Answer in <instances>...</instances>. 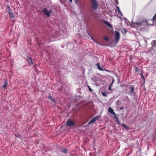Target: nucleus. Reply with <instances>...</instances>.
Segmentation results:
<instances>
[{
  "label": "nucleus",
  "mask_w": 156,
  "mask_h": 156,
  "mask_svg": "<svg viewBox=\"0 0 156 156\" xmlns=\"http://www.w3.org/2000/svg\"><path fill=\"white\" fill-rule=\"evenodd\" d=\"M88 87H89V90L90 91H92V89L90 88V87L89 86H88Z\"/></svg>",
  "instance_id": "25"
},
{
  "label": "nucleus",
  "mask_w": 156,
  "mask_h": 156,
  "mask_svg": "<svg viewBox=\"0 0 156 156\" xmlns=\"http://www.w3.org/2000/svg\"><path fill=\"white\" fill-rule=\"evenodd\" d=\"M120 37V34L117 31L115 32V39L116 42L119 41Z\"/></svg>",
  "instance_id": "6"
},
{
  "label": "nucleus",
  "mask_w": 156,
  "mask_h": 156,
  "mask_svg": "<svg viewBox=\"0 0 156 156\" xmlns=\"http://www.w3.org/2000/svg\"><path fill=\"white\" fill-rule=\"evenodd\" d=\"M123 30L125 33H126V30L124 29Z\"/></svg>",
  "instance_id": "27"
},
{
  "label": "nucleus",
  "mask_w": 156,
  "mask_h": 156,
  "mask_svg": "<svg viewBox=\"0 0 156 156\" xmlns=\"http://www.w3.org/2000/svg\"><path fill=\"white\" fill-rule=\"evenodd\" d=\"M49 99H50L51 101L54 102V103H55V101L54 99H53L52 98V97L51 95H49L48 97Z\"/></svg>",
  "instance_id": "16"
},
{
  "label": "nucleus",
  "mask_w": 156,
  "mask_h": 156,
  "mask_svg": "<svg viewBox=\"0 0 156 156\" xmlns=\"http://www.w3.org/2000/svg\"><path fill=\"white\" fill-rule=\"evenodd\" d=\"M102 94L103 96L105 97H106L107 96L106 94L102 92Z\"/></svg>",
  "instance_id": "24"
},
{
  "label": "nucleus",
  "mask_w": 156,
  "mask_h": 156,
  "mask_svg": "<svg viewBox=\"0 0 156 156\" xmlns=\"http://www.w3.org/2000/svg\"><path fill=\"white\" fill-rule=\"evenodd\" d=\"M62 151L64 153H66L67 152V150L65 148H62Z\"/></svg>",
  "instance_id": "18"
},
{
  "label": "nucleus",
  "mask_w": 156,
  "mask_h": 156,
  "mask_svg": "<svg viewBox=\"0 0 156 156\" xmlns=\"http://www.w3.org/2000/svg\"><path fill=\"white\" fill-rule=\"evenodd\" d=\"M108 111L109 113L112 114H113L115 115H116L115 114L113 110L110 107L108 109Z\"/></svg>",
  "instance_id": "9"
},
{
  "label": "nucleus",
  "mask_w": 156,
  "mask_h": 156,
  "mask_svg": "<svg viewBox=\"0 0 156 156\" xmlns=\"http://www.w3.org/2000/svg\"><path fill=\"white\" fill-rule=\"evenodd\" d=\"M105 23L109 27V28H112V26L109 23V22H105Z\"/></svg>",
  "instance_id": "15"
},
{
  "label": "nucleus",
  "mask_w": 156,
  "mask_h": 156,
  "mask_svg": "<svg viewBox=\"0 0 156 156\" xmlns=\"http://www.w3.org/2000/svg\"><path fill=\"white\" fill-rule=\"evenodd\" d=\"M92 40H93V41H94L96 44L99 45H101V44L99 42L97 41L96 40H95V39L93 38L92 37H90Z\"/></svg>",
  "instance_id": "10"
},
{
  "label": "nucleus",
  "mask_w": 156,
  "mask_h": 156,
  "mask_svg": "<svg viewBox=\"0 0 156 156\" xmlns=\"http://www.w3.org/2000/svg\"><path fill=\"white\" fill-rule=\"evenodd\" d=\"M115 3H116V4H118V1H117V2H115Z\"/></svg>",
  "instance_id": "30"
},
{
  "label": "nucleus",
  "mask_w": 156,
  "mask_h": 156,
  "mask_svg": "<svg viewBox=\"0 0 156 156\" xmlns=\"http://www.w3.org/2000/svg\"><path fill=\"white\" fill-rule=\"evenodd\" d=\"M104 40L106 41H108V37H104Z\"/></svg>",
  "instance_id": "22"
},
{
  "label": "nucleus",
  "mask_w": 156,
  "mask_h": 156,
  "mask_svg": "<svg viewBox=\"0 0 156 156\" xmlns=\"http://www.w3.org/2000/svg\"><path fill=\"white\" fill-rule=\"evenodd\" d=\"M122 126H124V128H125L126 129H127L128 128V127L126 126V125H124V124H123L122 125Z\"/></svg>",
  "instance_id": "23"
},
{
  "label": "nucleus",
  "mask_w": 156,
  "mask_h": 156,
  "mask_svg": "<svg viewBox=\"0 0 156 156\" xmlns=\"http://www.w3.org/2000/svg\"><path fill=\"white\" fill-rule=\"evenodd\" d=\"M115 117L114 118H116V119H117V120H118V118H117V117L116 116V115H115Z\"/></svg>",
  "instance_id": "28"
},
{
  "label": "nucleus",
  "mask_w": 156,
  "mask_h": 156,
  "mask_svg": "<svg viewBox=\"0 0 156 156\" xmlns=\"http://www.w3.org/2000/svg\"><path fill=\"white\" fill-rule=\"evenodd\" d=\"M98 68V70H101V71L103 70V68L102 67H100V66H99Z\"/></svg>",
  "instance_id": "20"
},
{
  "label": "nucleus",
  "mask_w": 156,
  "mask_h": 156,
  "mask_svg": "<svg viewBox=\"0 0 156 156\" xmlns=\"http://www.w3.org/2000/svg\"><path fill=\"white\" fill-rule=\"evenodd\" d=\"M9 17L11 20L12 21H15V20H14V16L13 13L12 12H9Z\"/></svg>",
  "instance_id": "7"
},
{
  "label": "nucleus",
  "mask_w": 156,
  "mask_h": 156,
  "mask_svg": "<svg viewBox=\"0 0 156 156\" xmlns=\"http://www.w3.org/2000/svg\"><path fill=\"white\" fill-rule=\"evenodd\" d=\"M43 12L44 14L46 15L48 17H49L51 15L52 12V10H50L48 11L47 9H45L43 10Z\"/></svg>",
  "instance_id": "3"
},
{
  "label": "nucleus",
  "mask_w": 156,
  "mask_h": 156,
  "mask_svg": "<svg viewBox=\"0 0 156 156\" xmlns=\"http://www.w3.org/2000/svg\"><path fill=\"white\" fill-rule=\"evenodd\" d=\"M141 77H142V78L143 79H144V76L143 75H142V76H141Z\"/></svg>",
  "instance_id": "29"
},
{
  "label": "nucleus",
  "mask_w": 156,
  "mask_h": 156,
  "mask_svg": "<svg viewBox=\"0 0 156 156\" xmlns=\"http://www.w3.org/2000/svg\"><path fill=\"white\" fill-rule=\"evenodd\" d=\"M122 103V101L121 100H119L116 101V103L117 105H119Z\"/></svg>",
  "instance_id": "14"
},
{
  "label": "nucleus",
  "mask_w": 156,
  "mask_h": 156,
  "mask_svg": "<svg viewBox=\"0 0 156 156\" xmlns=\"http://www.w3.org/2000/svg\"><path fill=\"white\" fill-rule=\"evenodd\" d=\"M8 8H9V6L8 5Z\"/></svg>",
  "instance_id": "33"
},
{
  "label": "nucleus",
  "mask_w": 156,
  "mask_h": 156,
  "mask_svg": "<svg viewBox=\"0 0 156 156\" xmlns=\"http://www.w3.org/2000/svg\"><path fill=\"white\" fill-rule=\"evenodd\" d=\"M134 23L137 25L139 26H146L147 25H148V26L152 25L151 24H148V22L145 21H143L140 22Z\"/></svg>",
  "instance_id": "2"
},
{
  "label": "nucleus",
  "mask_w": 156,
  "mask_h": 156,
  "mask_svg": "<svg viewBox=\"0 0 156 156\" xmlns=\"http://www.w3.org/2000/svg\"><path fill=\"white\" fill-rule=\"evenodd\" d=\"M134 88L133 86H132L130 87V92L131 93H133V95H134L135 93L134 92Z\"/></svg>",
  "instance_id": "13"
},
{
  "label": "nucleus",
  "mask_w": 156,
  "mask_h": 156,
  "mask_svg": "<svg viewBox=\"0 0 156 156\" xmlns=\"http://www.w3.org/2000/svg\"><path fill=\"white\" fill-rule=\"evenodd\" d=\"M75 3L76 4H77V1L76 0V1H75Z\"/></svg>",
  "instance_id": "31"
},
{
  "label": "nucleus",
  "mask_w": 156,
  "mask_h": 156,
  "mask_svg": "<svg viewBox=\"0 0 156 156\" xmlns=\"http://www.w3.org/2000/svg\"><path fill=\"white\" fill-rule=\"evenodd\" d=\"M74 122L71 120L70 119H68L67 120L66 124V125L67 126H74Z\"/></svg>",
  "instance_id": "4"
},
{
  "label": "nucleus",
  "mask_w": 156,
  "mask_h": 156,
  "mask_svg": "<svg viewBox=\"0 0 156 156\" xmlns=\"http://www.w3.org/2000/svg\"><path fill=\"white\" fill-rule=\"evenodd\" d=\"M92 8L94 9H97L98 6V2L97 0H90Z\"/></svg>",
  "instance_id": "1"
},
{
  "label": "nucleus",
  "mask_w": 156,
  "mask_h": 156,
  "mask_svg": "<svg viewBox=\"0 0 156 156\" xmlns=\"http://www.w3.org/2000/svg\"><path fill=\"white\" fill-rule=\"evenodd\" d=\"M155 20H156V13L154 16L153 19L151 20L150 21L149 20V22L150 21H154Z\"/></svg>",
  "instance_id": "17"
},
{
  "label": "nucleus",
  "mask_w": 156,
  "mask_h": 156,
  "mask_svg": "<svg viewBox=\"0 0 156 156\" xmlns=\"http://www.w3.org/2000/svg\"><path fill=\"white\" fill-rule=\"evenodd\" d=\"M123 108V107H122L120 109H122Z\"/></svg>",
  "instance_id": "32"
},
{
  "label": "nucleus",
  "mask_w": 156,
  "mask_h": 156,
  "mask_svg": "<svg viewBox=\"0 0 156 156\" xmlns=\"http://www.w3.org/2000/svg\"><path fill=\"white\" fill-rule=\"evenodd\" d=\"M26 59L28 61L29 64L30 66H31L33 64L32 60L31 58L28 57H27Z\"/></svg>",
  "instance_id": "8"
},
{
  "label": "nucleus",
  "mask_w": 156,
  "mask_h": 156,
  "mask_svg": "<svg viewBox=\"0 0 156 156\" xmlns=\"http://www.w3.org/2000/svg\"><path fill=\"white\" fill-rule=\"evenodd\" d=\"M100 118V116H97L94 117L88 123V124H90L93 123L96 121Z\"/></svg>",
  "instance_id": "5"
},
{
  "label": "nucleus",
  "mask_w": 156,
  "mask_h": 156,
  "mask_svg": "<svg viewBox=\"0 0 156 156\" xmlns=\"http://www.w3.org/2000/svg\"><path fill=\"white\" fill-rule=\"evenodd\" d=\"M151 44L153 47H155L156 46V41H153L151 42Z\"/></svg>",
  "instance_id": "11"
},
{
  "label": "nucleus",
  "mask_w": 156,
  "mask_h": 156,
  "mask_svg": "<svg viewBox=\"0 0 156 156\" xmlns=\"http://www.w3.org/2000/svg\"><path fill=\"white\" fill-rule=\"evenodd\" d=\"M117 10L119 12V13H120V15L121 16H122V14L121 13V11H120V10L119 7L118 6H117Z\"/></svg>",
  "instance_id": "19"
},
{
  "label": "nucleus",
  "mask_w": 156,
  "mask_h": 156,
  "mask_svg": "<svg viewBox=\"0 0 156 156\" xmlns=\"http://www.w3.org/2000/svg\"><path fill=\"white\" fill-rule=\"evenodd\" d=\"M7 81L5 80V83L4 85H3V87L5 89H6L7 88Z\"/></svg>",
  "instance_id": "12"
},
{
  "label": "nucleus",
  "mask_w": 156,
  "mask_h": 156,
  "mask_svg": "<svg viewBox=\"0 0 156 156\" xmlns=\"http://www.w3.org/2000/svg\"><path fill=\"white\" fill-rule=\"evenodd\" d=\"M97 66L98 67H99V66H100V64H99V63H98L97 64Z\"/></svg>",
  "instance_id": "26"
},
{
  "label": "nucleus",
  "mask_w": 156,
  "mask_h": 156,
  "mask_svg": "<svg viewBox=\"0 0 156 156\" xmlns=\"http://www.w3.org/2000/svg\"><path fill=\"white\" fill-rule=\"evenodd\" d=\"M15 136L18 138H20L21 137V135L19 134H15Z\"/></svg>",
  "instance_id": "21"
}]
</instances>
